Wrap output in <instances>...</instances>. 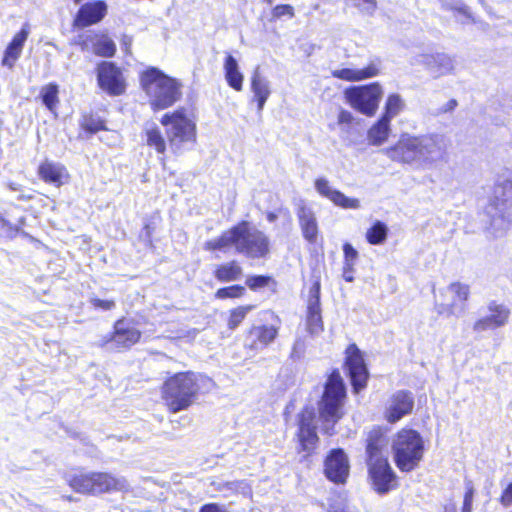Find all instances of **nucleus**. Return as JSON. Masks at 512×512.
Here are the masks:
<instances>
[{
  "instance_id": "obj_46",
  "label": "nucleus",
  "mask_w": 512,
  "mask_h": 512,
  "mask_svg": "<svg viewBox=\"0 0 512 512\" xmlns=\"http://www.w3.org/2000/svg\"><path fill=\"white\" fill-rule=\"evenodd\" d=\"M473 497L474 489L470 484H467L461 512H472Z\"/></svg>"
},
{
  "instance_id": "obj_31",
  "label": "nucleus",
  "mask_w": 512,
  "mask_h": 512,
  "mask_svg": "<svg viewBox=\"0 0 512 512\" xmlns=\"http://www.w3.org/2000/svg\"><path fill=\"white\" fill-rule=\"evenodd\" d=\"M278 335V328L271 325L254 326L249 331L250 348L258 350L267 347Z\"/></svg>"
},
{
  "instance_id": "obj_47",
  "label": "nucleus",
  "mask_w": 512,
  "mask_h": 512,
  "mask_svg": "<svg viewBox=\"0 0 512 512\" xmlns=\"http://www.w3.org/2000/svg\"><path fill=\"white\" fill-rule=\"evenodd\" d=\"M90 302L94 308L101 309L104 311L112 310L115 307V302L113 300L91 298Z\"/></svg>"
},
{
  "instance_id": "obj_27",
  "label": "nucleus",
  "mask_w": 512,
  "mask_h": 512,
  "mask_svg": "<svg viewBox=\"0 0 512 512\" xmlns=\"http://www.w3.org/2000/svg\"><path fill=\"white\" fill-rule=\"evenodd\" d=\"M250 88L253 93V100L257 102L258 112L261 113L272 91L270 81L261 73L259 66L254 69L251 75Z\"/></svg>"
},
{
  "instance_id": "obj_17",
  "label": "nucleus",
  "mask_w": 512,
  "mask_h": 512,
  "mask_svg": "<svg viewBox=\"0 0 512 512\" xmlns=\"http://www.w3.org/2000/svg\"><path fill=\"white\" fill-rule=\"evenodd\" d=\"M108 6L105 1L97 0L87 2L80 6L73 25L76 28H85L99 23L107 14Z\"/></svg>"
},
{
  "instance_id": "obj_55",
  "label": "nucleus",
  "mask_w": 512,
  "mask_h": 512,
  "mask_svg": "<svg viewBox=\"0 0 512 512\" xmlns=\"http://www.w3.org/2000/svg\"><path fill=\"white\" fill-rule=\"evenodd\" d=\"M199 512H225L219 505L215 503L206 504L201 507Z\"/></svg>"
},
{
  "instance_id": "obj_15",
  "label": "nucleus",
  "mask_w": 512,
  "mask_h": 512,
  "mask_svg": "<svg viewBox=\"0 0 512 512\" xmlns=\"http://www.w3.org/2000/svg\"><path fill=\"white\" fill-rule=\"evenodd\" d=\"M346 367L353 390L358 393L366 386L368 370L363 356L355 344L349 345L346 349Z\"/></svg>"
},
{
  "instance_id": "obj_6",
  "label": "nucleus",
  "mask_w": 512,
  "mask_h": 512,
  "mask_svg": "<svg viewBox=\"0 0 512 512\" xmlns=\"http://www.w3.org/2000/svg\"><path fill=\"white\" fill-rule=\"evenodd\" d=\"M160 122L166 128V136L174 153L181 154L193 147L196 142V123L184 109L164 114Z\"/></svg>"
},
{
  "instance_id": "obj_25",
  "label": "nucleus",
  "mask_w": 512,
  "mask_h": 512,
  "mask_svg": "<svg viewBox=\"0 0 512 512\" xmlns=\"http://www.w3.org/2000/svg\"><path fill=\"white\" fill-rule=\"evenodd\" d=\"M82 50L90 47L94 54L101 57H112L116 52L114 41L104 33H91L85 36L81 42Z\"/></svg>"
},
{
  "instance_id": "obj_50",
  "label": "nucleus",
  "mask_w": 512,
  "mask_h": 512,
  "mask_svg": "<svg viewBox=\"0 0 512 512\" xmlns=\"http://www.w3.org/2000/svg\"><path fill=\"white\" fill-rule=\"evenodd\" d=\"M305 423L310 427H316L314 424V412L312 410H304L299 417V428Z\"/></svg>"
},
{
  "instance_id": "obj_45",
  "label": "nucleus",
  "mask_w": 512,
  "mask_h": 512,
  "mask_svg": "<svg viewBox=\"0 0 512 512\" xmlns=\"http://www.w3.org/2000/svg\"><path fill=\"white\" fill-rule=\"evenodd\" d=\"M274 18H281L282 16H294V8L289 4H281L274 7L272 11Z\"/></svg>"
},
{
  "instance_id": "obj_14",
  "label": "nucleus",
  "mask_w": 512,
  "mask_h": 512,
  "mask_svg": "<svg viewBox=\"0 0 512 512\" xmlns=\"http://www.w3.org/2000/svg\"><path fill=\"white\" fill-rule=\"evenodd\" d=\"M487 311V315L474 323L473 330L475 332L495 330L504 327L509 322L511 311L505 304L491 300L487 304Z\"/></svg>"
},
{
  "instance_id": "obj_26",
  "label": "nucleus",
  "mask_w": 512,
  "mask_h": 512,
  "mask_svg": "<svg viewBox=\"0 0 512 512\" xmlns=\"http://www.w3.org/2000/svg\"><path fill=\"white\" fill-rule=\"evenodd\" d=\"M29 36V25L26 23L21 30L14 35L4 51L1 61L2 66L12 69L20 58L25 42Z\"/></svg>"
},
{
  "instance_id": "obj_51",
  "label": "nucleus",
  "mask_w": 512,
  "mask_h": 512,
  "mask_svg": "<svg viewBox=\"0 0 512 512\" xmlns=\"http://www.w3.org/2000/svg\"><path fill=\"white\" fill-rule=\"evenodd\" d=\"M355 265H349V263H343L342 277L346 282L354 281V269Z\"/></svg>"
},
{
  "instance_id": "obj_39",
  "label": "nucleus",
  "mask_w": 512,
  "mask_h": 512,
  "mask_svg": "<svg viewBox=\"0 0 512 512\" xmlns=\"http://www.w3.org/2000/svg\"><path fill=\"white\" fill-rule=\"evenodd\" d=\"M254 308V305H243L230 310L229 319L227 322L229 329H236L245 319L247 314L251 312Z\"/></svg>"
},
{
  "instance_id": "obj_59",
  "label": "nucleus",
  "mask_w": 512,
  "mask_h": 512,
  "mask_svg": "<svg viewBox=\"0 0 512 512\" xmlns=\"http://www.w3.org/2000/svg\"><path fill=\"white\" fill-rule=\"evenodd\" d=\"M8 187L10 190L12 191H21V187L19 184H16V183H9L8 184Z\"/></svg>"
},
{
  "instance_id": "obj_58",
  "label": "nucleus",
  "mask_w": 512,
  "mask_h": 512,
  "mask_svg": "<svg viewBox=\"0 0 512 512\" xmlns=\"http://www.w3.org/2000/svg\"><path fill=\"white\" fill-rule=\"evenodd\" d=\"M266 218L269 222L273 223L277 219V215L274 212H268Z\"/></svg>"
},
{
  "instance_id": "obj_33",
  "label": "nucleus",
  "mask_w": 512,
  "mask_h": 512,
  "mask_svg": "<svg viewBox=\"0 0 512 512\" xmlns=\"http://www.w3.org/2000/svg\"><path fill=\"white\" fill-rule=\"evenodd\" d=\"M391 133V121L381 116L368 130L369 144L380 146L385 143Z\"/></svg>"
},
{
  "instance_id": "obj_42",
  "label": "nucleus",
  "mask_w": 512,
  "mask_h": 512,
  "mask_svg": "<svg viewBox=\"0 0 512 512\" xmlns=\"http://www.w3.org/2000/svg\"><path fill=\"white\" fill-rule=\"evenodd\" d=\"M270 281V277L263 275L250 276L246 279V285L252 289L256 290L268 285Z\"/></svg>"
},
{
  "instance_id": "obj_16",
  "label": "nucleus",
  "mask_w": 512,
  "mask_h": 512,
  "mask_svg": "<svg viewBox=\"0 0 512 512\" xmlns=\"http://www.w3.org/2000/svg\"><path fill=\"white\" fill-rule=\"evenodd\" d=\"M320 289L321 285L318 280H316L309 289L306 325L308 332L313 336H316L323 331Z\"/></svg>"
},
{
  "instance_id": "obj_7",
  "label": "nucleus",
  "mask_w": 512,
  "mask_h": 512,
  "mask_svg": "<svg viewBox=\"0 0 512 512\" xmlns=\"http://www.w3.org/2000/svg\"><path fill=\"white\" fill-rule=\"evenodd\" d=\"M486 213L490 217L489 230L494 237H500L512 223V181L496 184Z\"/></svg>"
},
{
  "instance_id": "obj_21",
  "label": "nucleus",
  "mask_w": 512,
  "mask_h": 512,
  "mask_svg": "<svg viewBox=\"0 0 512 512\" xmlns=\"http://www.w3.org/2000/svg\"><path fill=\"white\" fill-rule=\"evenodd\" d=\"M325 474L335 483H344L349 474L348 458L342 449H334L325 461Z\"/></svg>"
},
{
  "instance_id": "obj_37",
  "label": "nucleus",
  "mask_w": 512,
  "mask_h": 512,
  "mask_svg": "<svg viewBox=\"0 0 512 512\" xmlns=\"http://www.w3.org/2000/svg\"><path fill=\"white\" fill-rule=\"evenodd\" d=\"M58 92V85L50 83L42 87L40 93L43 104L47 107L49 111L53 113H55L57 104L59 103Z\"/></svg>"
},
{
  "instance_id": "obj_2",
  "label": "nucleus",
  "mask_w": 512,
  "mask_h": 512,
  "mask_svg": "<svg viewBox=\"0 0 512 512\" xmlns=\"http://www.w3.org/2000/svg\"><path fill=\"white\" fill-rule=\"evenodd\" d=\"M269 246V238L264 232L251 227L247 221H242L222 232L219 237L206 241L204 250L227 253L234 249L248 258L258 259L269 253Z\"/></svg>"
},
{
  "instance_id": "obj_12",
  "label": "nucleus",
  "mask_w": 512,
  "mask_h": 512,
  "mask_svg": "<svg viewBox=\"0 0 512 512\" xmlns=\"http://www.w3.org/2000/svg\"><path fill=\"white\" fill-rule=\"evenodd\" d=\"M99 87L109 96H120L126 90V81L122 70L113 62L102 61L97 66Z\"/></svg>"
},
{
  "instance_id": "obj_32",
  "label": "nucleus",
  "mask_w": 512,
  "mask_h": 512,
  "mask_svg": "<svg viewBox=\"0 0 512 512\" xmlns=\"http://www.w3.org/2000/svg\"><path fill=\"white\" fill-rule=\"evenodd\" d=\"M223 70L227 84L236 91L243 89L244 76L240 71L238 61L231 54L225 57Z\"/></svg>"
},
{
  "instance_id": "obj_10",
  "label": "nucleus",
  "mask_w": 512,
  "mask_h": 512,
  "mask_svg": "<svg viewBox=\"0 0 512 512\" xmlns=\"http://www.w3.org/2000/svg\"><path fill=\"white\" fill-rule=\"evenodd\" d=\"M347 103L366 116H373L383 96L382 86L378 82L353 86L344 91Z\"/></svg>"
},
{
  "instance_id": "obj_1",
  "label": "nucleus",
  "mask_w": 512,
  "mask_h": 512,
  "mask_svg": "<svg viewBox=\"0 0 512 512\" xmlns=\"http://www.w3.org/2000/svg\"><path fill=\"white\" fill-rule=\"evenodd\" d=\"M381 152L391 161L417 169H430L446 153L444 137L438 134L402 133L398 141Z\"/></svg>"
},
{
  "instance_id": "obj_22",
  "label": "nucleus",
  "mask_w": 512,
  "mask_h": 512,
  "mask_svg": "<svg viewBox=\"0 0 512 512\" xmlns=\"http://www.w3.org/2000/svg\"><path fill=\"white\" fill-rule=\"evenodd\" d=\"M382 61L380 58H374L364 68H341L333 70L332 76L350 82L363 81L376 77L380 74Z\"/></svg>"
},
{
  "instance_id": "obj_57",
  "label": "nucleus",
  "mask_w": 512,
  "mask_h": 512,
  "mask_svg": "<svg viewBox=\"0 0 512 512\" xmlns=\"http://www.w3.org/2000/svg\"><path fill=\"white\" fill-rule=\"evenodd\" d=\"M457 507L454 503H449L445 505L444 512H456Z\"/></svg>"
},
{
  "instance_id": "obj_34",
  "label": "nucleus",
  "mask_w": 512,
  "mask_h": 512,
  "mask_svg": "<svg viewBox=\"0 0 512 512\" xmlns=\"http://www.w3.org/2000/svg\"><path fill=\"white\" fill-rule=\"evenodd\" d=\"M242 268L236 261H230L218 265L215 269L214 276L220 282H232L240 279Z\"/></svg>"
},
{
  "instance_id": "obj_56",
  "label": "nucleus",
  "mask_w": 512,
  "mask_h": 512,
  "mask_svg": "<svg viewBox=\"0 0 512 512\" xmlns=\"http://www.w3.org/2000/svg\"><path fill=\"white\" fill-rule=\"evenodd\" d=\"M19 192L20 193L17 196V200L18 201H29V200H31L33 198V194L32 193H26L22 189Z\"/></svg>"
},
{
  "instance_id": "obj_35",
  "label": "nucleus",
  "mask_w": 512,
  "mask_h": 512,
  "mask_svg": "<svg viewBox=\"0 0 512 512\" xmlns=\"http://www.w3.org/2000/svg\"><path fill=\"white\" fill-rule=\"evenodd\" d=\"M405 108V101L403 98L397 94H390L385 102L384 113L382 116L388 120H392L396 116H398Z\"/></svg>"
},
{
  "instance_id": "obj_48",
  "label": "nucleus",
  "mask_w": 512,
  "mask_h": 512,
  "mask_svg": "<svg viewBox=\"0 0 512 512\" xmlns=\"http://www.w3.org/2000/svg\"><path fill=\"white\" fill-rule=\"evenodd\" d=\"M83 127L86 131L91 133H96L102 129H104V124L101 120H96L93 118L85 120Z\"/></svg>"
},
{
  "instance_id": "obj_9",
  "label": "nucleus",
  "mask_w": 512,
  "mask_h": 512,
  "mask_svg": "<svg viewBox=\"0 0 512 512\" xmlns=\"http://www.w3.org/2000/svg\"><path fill=\"white\" fill-rule=\"evenodd\" d=\"M70 487L82 494H101L110 491H127L129 484L125 478H116L108 473H87L73 476Z\"/></svg>"
},
{
  "instance_id": "obj_38",
  "label": "nucleus",
  "mask_w": 512,
  "mask_h": 512,
  "mask_svg": "<svg viewBox=\"0 0 512 512\" xmlns=\"http://www.w3.org/2000/svg\"><path fill=\"white\" fill-rule=\"evenodd\" d=\"M388 234V228L385 223L376 221L366 232V239L372 245L382 244Z\"/></svg>"
},
{
  "instance_id": "obj_23",
  "label": "nucleus",
  "mask_w": 512,
  "mask_h": 512,
  "mask_svg": "<svg viewBox=\"0 0 512 512\" xmlns=\"http://www.w3.org/2000/svg\"><path fill=\"white\" fill-rule=\"evenodd\" d=\"M415 62L424 65L434 77L450 74L455 69L453 58L444 53L421 54Z\"/></svg>"
},
{
  "instance_id": "obj_43",
  "label": "nucleus",
  "mask_w": 512,
  "mask_h": 512,
  "mask_svg": "<svg viewBox=\"0 0 512 512\" xmlns=\"http://www.w3.org/2000/svg\"><path fill=\"white\" fill-rule=\"evenodd\" d=\"M355 7L359 8L363 13L372 15L377 7L376 0H351Z\"/></svg>"
},
{
  "instance_id": "obj_36",
  "label": "nucleus",
  "mask_w": 512,
  "mask_h": 512,
  "mask_svg": "<svg viewBox=\"0 0 512 512\" xmlns=\"http://www.w3.org/2000/svg\"><path fill=\"white\" fill-rule=\"evenodd\" d=\"M145 135L147 145L154 148L157 153L164 154L166 151V142L160 129L156 126L146 128Z\"/></svg>"
},
{
  "instance_id": "obj_41",
  "label": "nucleus",
  "mask_w": 512,
  "mask_h": 512,
  "mask_svg": "<svg viewBox=\"0 0 512 512\" xmlns=\"http://www.w3.org/2000/svg\"><path fill=\"white\" fill-rule=\"evenodd\" d=\"M244 293L245 288L243 286L233 285L218 289L215 294V297L218 299L240 298L244 295Z\"/></svg>"
},
{
  "instance_id": "obj_53",
  "label": "nucleus",
  "mask_w": 512,
  "mask_h": 512,
  "mask_svg": "<svg viewBox=\"0 0 512 512\" xmlns=\"http://www.w3.org/2000/svg\"><path fill=\"white\" fill-rule=\"evenodd\" d=\"M454 9L458 13L462 14L463 16H465L468 20H470L472 22H475V19H474V17L471 14L470 8L467 5L460 4V5L455 6Z\"/></svg>"
},
{
  "instance_id": "obj_30",
  "label": "nucleus",
  "mask_w": 512,
  "mask_h": 512,
  "mask_svg": "<svg viewBox=\"0 0 512 512\" xmlns=\"http://www.w3.org/2000/svg\"><path fill=\"white\" fill-rule=\"evenodd\" d=\"M297 216L303 237L308 242L315 243L318 236V223L314 211L306 205H301L297 210Z\"/></svg>"
},
{
  "instance_id": "obj_61",
  "label": "nucleus",
  "mask_w": 512,
  "mask_h": 512,
  "mask_svg": "<svg viewBox=\"0 0 512 512\" xmlns=\"http://www.w3.org/2000/svg\"><path fill=\"white\" fill-rule=\"evenodd\" d=\"M82 0H74L76 4L80 3Z\"/></svg>"
},
{
  "instance_id": "obj_3",
  "label": "nucleus",
  "mask_w": 512,
  "mask_h": 512,
  "mask_svg": "<svg viewBox=\"0 0 512 512\" xmlns=\"http://www.w3.org/2000/svg\"><path fill=\"white\" fill-rule=\"evenodd\" d=\"M140 83L154 111L172 106L181 96V83L155 67L141 73Z\"/></svg>"
},
{
  "instance_id": "obj_18",
  "label": "nucleus",
  "mask_w": 512,
  "mask_h": 512,
  "mask_svg": "<svg viewBox=\"0 0 512 512\" xmlns=\"http://www.w3.org/2000/svg\"><path fill=\"white\" fill-rule=\"evenodd\" d=\"M414 398L411 392L400 390L395 392L386 408L385 417L389 423H396L402 417L412 412Z\"/></svg>"
},
{
  "instance_id": "obj_4",
  "label": "nucleus",
  "mask_w": 512,
  "mask_h": 512,
  "mask_svg": "<svg viewBox=\"0 0 512 512\" xmlns=\"http://www.w3.org/2000/svg\"><path fill=\"white\" fill-rule=\"evenodd\" d=\"M346 387L338 370L329 375L321 400L318 403L319 419L322 430L327 435L334 433L335 425L344 416Z\"/></svg>"
},
{
  "instance_id": "obj_8",
  "label": "nucleus",
  "mask_w": 512,
  "mask_h": 512,
  "mask_svg": "<svg viewBox=\"0 0 512 512\" xmlns=\"http://www.w3.org/2000/svg\"><path fill=\"white\" fill-rule=\"evenodd\" d=\"M392 451L395 464L400 471H413L423 458V438L413 429H401L392 440Z\"/></svg>"
},
{
  "instance_id": "obj_20",
  "label": "nucleus",
  "mask_w": 512,
  "mask_h": 512,
  "mask_svg": "<svg viewBox=\"0 0 512 512\" xmlns=\"http://www.w3.org/2000/svg\"><path fill=\"white\" fill-rule=\"evenodd\" d=\"M315 190L322 196L329 199L334 205L344 209H359L360 201L357 198H350L341 191L333 188L325 177H319L314 182Z\"/></svg>"
},
{
  "instance_id": "obj_49",
  "label": "nucleus",
  "mask_w": 512,
  "mask_h": 512,
  "mask_svg": "<svg viewBox=\"0 0 512 512\" xmlns=\"http://www.w3.org/2000/svg\"><path fill=\"white\" fill-rule=\"evenodd\" d=\"M305 352V343L301 339H297L293 345L291 351V358L294 360H298L303 357Z\"/></svg>"
},
{
  "instance_id": "obj_19",
  "label": "nucleus",
  "mask_w": 512,
  "mask_h": 512,
  "mask_svg": "<svg viewBox=\"0 0 512 512\" xmlns=\"http://www.w3.org/2000/svg\"><path fill=\"white\" fill-rule=\"evenodd\" d=\"M389 444L387 431L381 427H373L366 434L367 462L387 458L386 452Z\"/></svg>"
},
{
  "instance_id": "obj_60",
  "label": "nucleus",
  "mask_w": 512,
  "mask_h": 512,
  "mask_svg": "<svg viewBox=\"0 0 512 512\" xmlns=\"http://www.w3.org/2000/svg\"><path fill=\"white\" fill-rule=\"evenodd\" d=\"M263 1L266 2L269 5H271L274 2V0H263Z\"/></svg>"
},
{
  "instance_id": "obj_44",
  "label": "nucleus",
  "mask_w": 512,
  "mask_h": 512,
  "mask_svg": "<svg viewBox=\"0 0 512 512\" xmlns=\"http://www.w3.org/2000/svg\"><path fill=\"white\" fill-rule=\"evenodd\" d=\"M343 253V263H349V265H356L358 259V252L350 243H345L343 245Z\"/></svg>"
},
{
  "instance_id": "obj_11",
  "label": "nucleus",
  "mask_w": 512,
  "mask_h": 512,
  "mask_svg": "<svg viewBox=\"0 0 512 512\" xmlns=\"http://www.w3.org/2000/svg\"><path fill=\"white\" fill-rule=\"evenodd\" d=\"M445 301L436 305L438 314L462 316L466 311V302L470 295L469 285L461 282L449 284L444 292Z\"/></svg>"
},
{
  "instance_id": "obj_28",
  "label": "nucleus",
  "mask_w": 512,
  "mask_h": 512,
  "mask_svg": "<svg viewBox=\"0 0 512 512\" xmlns=\"http://www.w3.org/2000/svg\"><path fill=\"white\" fill-rule=\"evenodd\" d=\"M25 223V216L19 206H12L0 214V236L14 237Z\"/></svg>"
},
{
  "instance_id": "obj_52",
  "label": "nucleus",
  "mask_w": 512,
  "mask_h": 512,
  "mask_svg": "<svg viewBox=\"0 0 512 512\" xmlns=\"http://www.w3.org/2000/svg\"><path fill=\"white\" fill-rule=\"evenodd\" d=\"M501 503L505 507L512 505V483H510L503 491L501 496Z\"/></svg>"
},
{
  "instance_id": "obj_5",
  "label": "nucleus",
  "mask_w": 512,
  "mask_h": 512,
  "mask_svg": "<svg viewBox=\"0 0 512 512\" xmlns=\"http://www.w3.org/2000/svg\"><path fill=\"white\" fill-rule=\"evenodd\" d=\"M206 380L193 372L177 373L168 378L163 386V398L173 413L188 408L200 388V382Z\"/></svg>"
},
{
  "instance_id": "obj_13",
  "label": "nucleus",
  "mask_w": 512,
  "mask_h": 512,
  "mask_svg": "<svg viewBox=\"0 0 512 512\" xmlns=\"http://www.w3.org/2000/svg\"><path fill=\"white\" fill-rule=\"evenodd\" d=\"M368 474L374 490L386 494L397 487V476L388 462V458L367 462Z\"/></svg>"
},
{
  "instance_id": "obj_29",
  "label": "nucleus",
  "mask_w": 512,
  "mask_h": 512,
  "mask_svg": "<svg viewBox=\"0 0 512 512\" xmlns=\"http://www.w3.org/2000/svg\"><path fill=\"white\" fill-rule=\"evenodd\" d=\"M38 174L44 182L56 187H60L69 179V173L64 165L48 160L39 165Z\"/></svg>"
},
{
  "instance_id": "obj_54",
  "label": "nucleus",
  "mask_w": 512,
  "mask_h": 512,
  "mask_svg": "<svg viewBox=\"0 0 512 512\" xmlns=\"http://www.w3.org/2000/svg\"><path fill=\"white\" fill-rule=\"evenodd\" d=\"M353 120L352 114L347 110H341L338 115L339 124H350Z\"/></svg>"
},
{
  "instance_id": "obj_40",
  "label": "nucleus",
  "mask_w": 512,
  "mask_h": 512,
  "mask_svg": "<svg viewBox=\"0 0 512 512\" xmlns=\"http://www.w3.org/2000/svg\"><path fill=\"white\" fill-rule=\"evenodd\" d=\"M298 436L304 450L311 449L318 440L316 427H310L305 423L299 428Z\"/></svg>"
},
{
  "instance_id": "obj_24",
  "label": "nucleus",
  "mask_w": 512,
  "mask_h": 512,
  "mask_svg": "<svg viewBox=\"0 0 512 512\" xmlns=\"http://www.w3.org/2000/svg\"><path fill=\"white\" fill-rule=\"evenodd\" d=\"M141 336V332L124 319H120L114 324V332L105 342H111L117 348H130L136 344Z\"/></svg>"
}]
</instances>
